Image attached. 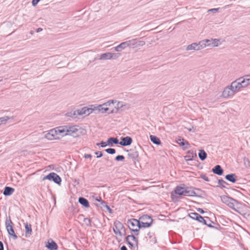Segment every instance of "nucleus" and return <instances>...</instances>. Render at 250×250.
Instances as JSON below:
<instances>
[{
    "mask_svg": "<svg viewBox=\"0 0 250 250\" xmlns=\"http://www.w3.org/2000/svg\"><path fill=\"white\" fill-rule=\"evenodd\" d=\"M103 207H104L106 208V209L109 211V212H111V208H110V207L107 205L105 203V204H104Z\"/></svg>",
    "mask_w": 250,
    "mask_h": 250,
    "instance_id": "obj_50",
    "label": "nucleus"
},
{
    "mask_svg": "<svg viewBox=\"0 0 250 250\" xmlns=\"http://www.w3.org/2000/svg\"><path fill=\"white\" fill-rule=\"evenodd\" d=\"M45 247L51 250H57L58 248L56 243L52 239H48L47 244L46 245Z\"/></svg>",
    "mask_w": 250,
    "mask_h": 250,
    "instance_id": "obj_15",
    "label": "nucleus"
},
{
    "mask_svg": "<svg viewBox=\"0 0 250 250\" xmlns=\"http://www.w3.org/2000/svg\"><path fill=\"white\" fill-rule=\"evenodd\" d=\"M176 142L179 146L183 147L184 150L188 149L190 147L189 143L184 138H179Z\"/></svg>",
    "mask_w": 250,
    "mask_h": 250,
    "instance_id": "obj_13",
    "label": "nucleus"
},
{
    "mask_svg": "<svg viewBox=\"0 0 250 250\" xmlns=\"http://www.w3.org/2000/svg\"><path fill=\"white\" fill-rule=\"evenodd\" d=\"M91 157H92V156L91 154H86L84 155V158H91Z\"/></svg>",
    "mask_w": 250,
    "mask_h": 250,
    "instance_id": "obj_57",
    "label": "nucleus"
},
{
    "mask_svg": "<svg viewBox=\"0 0 250 250\" xmlns=\"http://www.w3.org/2000/svg\"><path fill=\"white\" fill-rule=\"evenodd\" d=\"M145 44V42L144 41H140L139 42V45H140L143 46Z\"/></svg>",
    "mask_w": 250,
    "mask_h": 250,
    "instance_id": "obj_60",
    "label": "nucleus"
},
{
    "mask_svg": "<svg viewBox=\"0 0 250 250\" xmlns=\"http://www.w3.org/2000/svg\"><path fill=\"white\" fill-rule=\"evenodd\" d=\"M197 50H200L207 47L205 40L199 42L198 43H197Z\"/></svg>",
    "mask_w": 250,
    "mask_h": 250,
    "instance_id": "obj_31",
    "label": "nucleus"
},
{
    "mask_svg": "<svg viewBox=\"0 0 250 250\" xmlns=\"http://www.w3.org/2000/svg\"><path fill=\"white\" fill-rule=\"evenodd\" d=\"M120 250H127V249L125 246H123L121 248Z\"/></svg>",
    "mask_w": 250,
    "mask_h": 250,
    "instance_id": "obj_61",
    "label": "nucleus"
},
{
    "mask_svg": "<svg viewBox=\"0 0 250 250\" xmlns=\"http://www.w3.org/2000/svg\"><path fill=\"white\" fill-rule=\"evenodd\" d=\"M0 250H3V245L1 241H0Z\"/></svg>",
    "mask_w": 250,
    "mask_h": 250,
    "instance_id": "obj_59",
    "label": "nucleus"
},
{
    "mask_svg": "<svg viewBox=\"0 0 250 250\" xmlns=\"http://www.w3.org/2000/svg\"><path fill=\"white\" fill-rule=\"evenodd\" d=\"M185 187H182L180 186H177L174 190L176 194L184 196Z\"/></svg>",
    "mask_w": 250,
    "mask_h": 250,
    "instance_id": "obj_21",
    "label": "nucleus"
},
{
    "mask_svg": "<svg viewBox=\"0 0 250 250\" xmlns=\"http://www.w3.org/2000/svg\"><path fill=\"white\" fill-rule=\"evenodd\" d=\"M212 172L218 175H222L224 170L220 165H216L212 169Z\"/></svg>",
    "mask_w": 250,
    "mask_h": 250,
    "instance_id": "obj_18",
    "label": "nucleus"
},
{
    "mask_svg": "<svg viewBox=\"0 0 250 250\" xmlns=\"http://www.w3.org/2000/svg\"><path fill=\"white\" fill-rule=\"evenodd\" d=\"M197 211L202 214L204 213V211L203 210V209L201 208H198L197 209Z\"/></svg>",
    "mask_w": 250,
    "mask_h": 250,
    "instance_id": "obj_58",
    "label": "nucleus"
},
{
    "mask_svg": "<svg viewBox=\"0 0 250 250\" xmlns=\"http://www.w3.org/2000/svg\"><path fill=\"white\" fill-rule=\"evenodd\" d=\"M184 196H194L196 193L191 188L185 187Z\"/></svg>",
    "mask_w": 250,
    "mask_h": 250,
    "instance_id": "obj_19",
    "label": "nucleus"
},
{
    "mask_svg": "<svg viewBox=\"0 0 250 250\" xmlns=\"http://www.w3.org/2000/svg\"><path fill=\"white\" fill-rule=\"evenodd\" d=\"M196 220L201 223L202 221H204V218L199 214Z\"/></svg>",
    "mask_w": 250,
    "mask_h": 250,
    "instance_id": "obj_46",
    "label": "nucleus"
},
{
    "mask_svg": "<svg viewBox=\"0 0 250 250\" xmlns=\"http://www.w3.org/2000/svg\"><path fill=\"white\" fill-rule=\"evenodd\" d=\"M95 153L97 155V158H100L103 156V154L101 151H97Z\"/></svg>",
    "mask_w": 250,
    "mask_h": 250,
    "instance_id": "obj_48",
    "label": "nucleus"
},
{
    "mask_svg": "<svg viewBox=\"0 0 250 250\" xmlns=\"http://www.w3.org/2000/svg\"><path fill=\"white\" fill-rule=\"evenodd\" d=\"M117 101L116 100H109L107 101V102L104 103L103 104V105L105 106L106 107H107V106H109L111 105V104L116 103Z\"/></svg>",
    "mask_w": 250,
    "mask_h": 250,
    "instance_id": "obj_40",
    "label": "nucleus"
},
{
    "mask_svg": "<svg viewBox=\"0 0 250 250\" xmlns=\"http://www.w3.org/2000/svg\"><path fill=\"white\" fill-rule=\"evenodd\" d=\"M201 177L206 181H209L208 178L207 176H206L205 175H202L201 176Z\"/></svg>",
    "mask_w": 250,
    "mask_h": 250,
    "instance_id": "obj_47",
    "label": "nucleus"
},
{
    "mask_svg": "<svg viewBox=\"0 0 250 250\" xmlns=\"http://www.w3.org/2000/svg\"><path fill=\"white\" fill-rule=\"evenodd\" d=\"M243 162H244V165L246 168L250 167V162L249 159L248 158L244 157L243 158Z\"/></svg>",
    "mask_w": 250,
    "mask_h": 250,
    "instance_id": "obj_36",
    "label": "nucleus"
},
{
    "mask_svg": "<svg viewBox=\"0 0 250 250\" xmlns=\"http://www.w3.org/2000/svg\"><path fill=\"white\" fill-rule=\"evenodd\" d=\"M13 223L10 218L6 219L5 221V226L9 234L12 236L14 240L17 238V236L15 234L12 227Z\"/></svg>",
    "mask_w": 250,
    "mask_h": 250,
    "instance_id": "obj_6",
    "label": "nucleus"
},
{
    "mask_svg": "<svg viewBox=\"0 0 250 250\" xmlns=\"http://www.w3.org/2000/svg\"><path fill=\"white\" fill-rule=\"evenodd\" d=\"M236 93L234 89L230 87V85L226 86L222 93V97L227 99L232 97Z\"/></svg>",
    "mask_w": 250,
    "mask_h": 250,
    "instance_id": "obj_5",
    "label": "nucleus"
},
{
    "mask_svg": "<svg viewBox=\"0 0 250 250\" xmlns=\"http://www.w3.org/2000/svg\"><path fill=\"white\" fill-rule=\"evenodd\" d=\"M96 200L101 202V204L103 206L104 204H105V202L104 201H103L101 198L100 197H99V198H97L96 199Z\"/></svg>",
    "mask_w": 250,
    "mask_h": 250,
    "instance_id": "obj_53",
    "label": "nucleus"
},
{
    "mask_svg": "<svg viewBox=\"0 0 250 250\" xmlns=\"http://www.w3.org/2000/svg\"><path fill=\"white\" fill-rule=\"evenodd\" d=\"M40 0H32V3L33 6H36Z\"/></svg>",
    "mask_w": 250,
    "mask_h": 250,
    "instance_id": "obj_49",
    "label": "nucleus"
},
{
    "mask_svg": "<svg viewBox=\"0 0 250 250\" xmlns=\"http://www.w3.org/2000/svg\"><path fill=\"white\" fill-rule=\"evenodd\" d=\"M79 202L85 208L89 207L88 200L83 197H80L79 198Z\"/></svg>",
    "mask_w": 250,
    "mask_h": 250,
    "instance_id": "obj_28",
    "label": "nucleus"
},
{
    "mask_svg": "<svg viewBox=\"0 0 250 250\" xmlns=\"http://www.w3.org/2000/svg\"><path fill=\"white\" fill-rule=\"evenodd\" d=\"M96 145H97V146H100V145H101V146L102 147H105L106 146H107V145H108L107 144V142H101V143H97V144H96Z\"/></svg>",
    "mask_w": 250,
    "mask_h": 250,
    "instance_id": "obj_45",
    "label": "nucleus"
},
{
    "mask_svg": "<svg viewBox=\"0 0 250 250\" xmlns=\"http://www.w3.org/2000/svg\"><path fill=\"white\" fill-rule=\"evenodd\" d=\"M44 138L48 140H53L60 139V136H58L56 130L54 129H52L49 130L44 135Z\"/></svg>",
    "mask_w": 250,
    "mask_h": 250,
    "instance_id": "obj_7",
    "label": "nucleus"
},
{
    "mask_svg": "<svg viewBox=\"0 0 250 250\" xmlns=\"http://www.w3.org/2000/svg\"><path fill=\"white\" fill-rule=\"evenodd\" d=\"M197 43H192L188 45L186 47V50H197Z\"/></svg>",
    "mask_w": 250,
    "mask_h": 250,
    "instance_id": "obj_33",
    "label": "nucleus"
},
{
    "mask_svg": "<svg viewBox=\"0 0 250 250\" xmlns=\"http://www.w3.org/2000/svg\"><path fill=\"white\" fill-rule=\"evenodd\" d=\"M108 110L109 108L103 105V104L97 106H94L93 108V111H98L99 112L102 113H104L108 111Z\"/></svg>",
    "mask_w": 250,
    "mask_h": 250,
    "instance_id": "obj_17",
    "label": "nucleus"
},
{
    "mask_svg": "<svg viewBox=\"0 0 250 250\" xmlns=\"http://www.w3.org/2000/svg\"><path fill=\"white\" fill-rule=\"evenodd\" d=\"M116 103L117 104L115 106L116 111H115L114 109H113L110 111V113H117L120 109H122L123 106H125V104L122 102L117 101Z\"/></svg>",
    "mask_w": 250,
    "mask_h": 250,
    "instance_id": "obj_24",
    "label": "nucleus"
},
{
    "mask_svg": "<svg viewBox=\"0 0 250 250\" xmlns=\"http://www.w3.org/2000/svg\"><path fill=\"white\" fill-rule=\"evenodd\" d=\"M115 159L117 161H123L125 159V157L123 155H118L115 157Z\"/></svg>",
    "mask_w": 250,
    "mask_h": 250,
    "instance_id": "obj_44",
    "label": "nucleus"
},
{
    "mask_svg": "<svg viewBox=\"0 0 250 250\" xmlns=\"http://www.w3.org/2000/svg\"><path fill=\"white\" fill-rule=\"evenodd\" d=\"M245 77L246 79H248V83L249 84V85H250V75H245Z\"/></svg>",
    "mask_w": 250,
    "mask_h": 250,
    "instance_id": "obj_55",
    "label": "nucleus"
},
{
    "mask_svg": "<svg viewBox=\"0 0 250 250\" xmlns=\"http://www.w3.org/2000/svg\"><path fill=\"white\" fill-rule=\"evenodd\" d=\"M54 175V172L50 173L48 175L43 177L42 178V181H44L45 180H48L49 181H51V178H52V176Z\"/></svg>",
    "mask_w": 250,
    "mask_h": 250,
    "instance_id": "obj_39",
    "label": "nucleus"
},
{
    "mask_svg": "<svg viewBox=\"0 0 250 250\" xmlns=\"http://www.w3.org/2000/svg\"><path fill=\"white\" fill-rule=\"evenodd\" d=\"M221 199L222 202L226 204L230 208L233 209L235 211L236 210V209L235 208V206L236 204H239L238 201L232 198H231L226 195L221 196Z\"/></svg>",
    "mask_w": 250,
    "mask_h": 250,
    "instance_id": "obj_3",
    "label": "nucleus"
},
{
    "mask_svg": "<svg viewBox=\"0 0 250 250\" xmlns=\"http://www.w3.org/2000/svg\"><path fill=\"white\" fill-rule=\"evenodd\" d=\"M236 176L234 174H229L225 176V178L231 183H235L236 181Z\"/></svg>",
    "mask_w": 250,
    "mask_h": 250,
    "instance_id": "obj_27",
    "label": "nucleus"
},
{
    "mask_svg": "<svg viewBox=\"0 0 250 250\" xmlns=\"http://www.w3.org/2000/svg\"><path fill=\"white\" fill-rule=\"evenodd\" d=\"M10 118L8 116H5L1 118H0V125L2 124H5L7 122V121L10 119Z\"/></svg>",
    "mask_w": 250,
    "mask_h": 250,
    "instance_id": "obj_37",
    "label": "nucleus"
},
{
    "mask_svg": "<svg viewBox=\"0 0 250 250\" xmlns=\"http://www.w3.org/2000/svg\"><path fill=\"white\" fill-rule=\"evenodd\" d=\"M220 40L217 39H205L207 46H214L216 47L218 46V42Z\"/></svg>",
    "mask_w": 250,
    "mask_h": 250,
    "instance_id": "obj_11",
    "label": "nucleus"
},
{
    "mask_svg": "<svg viewBox=\"0 0 250 250\" xmlns=\"http://www.w3.org/2000/svg\"><path fill=\"white\" fill-rule=\"evenodd\" d=\"M78 114H77V110L71 111L66 114V116L69 117L72 119L77 118Z\"/></svg>",
    "mask_w": 250,
    "mask_h": 250,
    "instance_id": "obj_29",
    "label": "nucleus"
},
{
    "mask_svg": "<svg viewBox=\"0 0 250 250\" xmlns=\"http://www.w3.org/2000/svg\"><path fill=\"white\" fill-rule=\"evenodd\" d=\"M124 229L123 224L119 221H116L114 223L113 231L114 232L120 236L122 235L121 229Z\"/></svg>",
    "mask_w": 250,
    "mask_h": 250,
    "instance_id": "obj_10",
    "label": "nucleus"
},
{
    "mask_svg": "<svg viewBox=\"0 0 250 250\" xmlns=\"http://www.w3.org/2000/svg\"><path fill=\"white\" fill-rule=\"evenodd\" d=\"M55 129L56 130L58 136H60V139L66 135L77 137L80 136L81 132V128L76 125L61 126L55 128Z\"/></svg>",
    "mask_w": 250,
    "mask_h": 250,
    "instance_id": "obj_1",
    "label": "nucleus"
},
{
    "mask_svg": "<svg viewBox=\"0 0 250 250\" xmlns=\"http://www.w3.org/2000/svg\"><path fill=\"white\" fill-rule=\"evenodd\" d=\"M206 218L208 219L209 221H210V220H209V218L208 217H206Z\"/></svg>",
    "mask_w": 250,
    "mask_h": 250,
    "instance_id": "obj_63",
    "label": "nucleus"
},
{
    "mask_svg": "<svg viewBox=\"0 0 250 250\" xmlns=\"http://www.w3.org/2000/svg\"><path fill=\"white\" fill-rule=\"evenodd\" d=\"M126 240L128 242V244L133 246V244L131 243L132 241L135 242V244H137L138 240L133 235H128L126 238Z\"/></svg>",
    "mask_w": 250,
    "mask_h": 250,
    "instance_id": "obj_20",
    "label": "nucleus"
},
{
    "mask_svg": "<svg viewBox=\"0 0 250 250\" xmlns=\"http://www.w3.org/2000/svg\"><path fill=\"white\" fill-rule=\"evenodd\" d=\"M14 191V189L9 187H5L3 191V194L5 196H9L11 195Z\"/></svg>",
    "mask_w": 250,
    "mask_h": 250,
    "instance_id": "obj_25",
    "label": "nucleus"
},
{
    "mask_svg": "<svg viewBox=\"0 0 250 250\" xmlns=\"http://www.w3.org/2000/svg\"><path fill=\"white\" fill-rule=\"evenodd\" d=\"M218 10H219V8H213V9H210L208 10V12H215L218 11Z\"/></svg>",
    "mask_w": 250,
    "mask_h": 250,
    "instance_id": "obj_54",
    "label": "nucleus"
},
{
    "mask_svg": "<svg viewBox=\"0 0 250 250\" xmlns=\"http://www.w3.org/2000/svg\"><path fill=\"white\" fill-rule=\"evenodd\" d=\"M132 142V138L130 137L126 136L121 138V141L119 142V144L123 146H127L130 145Z\"/></svg>",
    "mask_w": 250,
    "mask_h": 250,
    "instance_id": "obj_14",
    "label": "nucleus"
},
{
    "mask_svg": "<svg viewBox=\"0 0 250 250\" xmlns=\"http://www.w3.org/2000/svg\"><path fill=\"white\" fill-rule=\"evenodd\" d=\"M52 178H51V181H53L54 183L60 185L62 182V180L61 177L56 173L54 172V175H53Z\"/></svg>",
    "mask_w": 250,
    "mask_h": 250,
    "instance_id": "obj_26",
    "label": "nucleus"
},
{
    "mask_svg": "<svg viewBox=\"0 0 250 250\" xmlns=\"http://www.w3.org/2000/svg\"><path fill=\"white\" fill-rule=\"evenodd\" d=\"M198 156L201 161H204L206 159L207 157V154L204 150L200 149L199 150V152L198 153Z\"/></svg>",
    "mask_w": 250,
    "mask_h": 250,
    "instance_id": "obj_30",
    "label": "nucleus"
},
{
    "mask_svg": "<svg viewBox=\"0 0 250 250\" xmlns=\"http://www.w3.org/2000/svg\"><path fill=\"white\" fill-rule=\"evenodd\" d=\"M25 236L28 237L31 235L32 232L31 224L26 223L25 226Z\"/></svg>",
    "mask_w": 250,
    "mask_h": 250,
    "instance_id": "obj_23",
    "label": "nucleus"
},
{
    "mask_svg": "<svg viewBox=\"0 0 250 250\" xmlns=\"http://www.w3.org/2000/svg\"><path fill=\"white\" fill-rule=\"evenodd\" d=\"M112 143L117 144L119 143V141L116 138H109L107 140V144L108 145H112Z\"/></svg>",
    "mask_w": 250,
    "mask_h": 250,
    "instance_id": "obj_35",
    "label": "nucleus"
},
{
    "mask_svg": "<svg viewBox=\"0 0 250 250\" xmlns=\"http://www.w3.org/2000/svg\"><path fill=\"white\" fill-rule=\"evenodd\" d=\"M105 151L107 153H109L110 154H113L115 153V152H116L115 149L114 148H111L106 149L105 150Z\"/></svg>",
    "mask_w": 250,
    "mask_h": 250,
    "instance_id": "obj_42",
    "label": "nucleus"
},
{
    "mask_svg": "<svg viewBox=\"0 0 250 250\" xmlns=\"http://www.w3.org/2000/svg\"><path fill=\"white\" fill-rule=\"evenodd\" d=\"M83 222H84L85 224L88 226H91V220L90 219L88 218H84Z\"/></svg>",
    "mask_w": 250,
    "mask_h": 250,
    "instance_id": "obj_43",
    "label": "nucleus"
},
{
    "mask_svg": "<svg viewBox=\"0 0 250 250\" xmlns=\"http://www.w3.org/2000/svg\"><path fill=\"white\" fill-rule=\"evenodd\" d=\"M218 184L222 188H226V185H228V184L226 182H225V181H224L222 179H220L218 180Z\"/></svg>",
    "mask_w": 250,
    "mask_h": 250,
    "instance_id": "obj_38",
    "label": "nucleus"
},
{
    "mask_svg": "<svg viewBox=\"0 0 250 250\" xmlns=\"http://www.w3.org/2000/svg\"><path fill=\"white\" fill-rule=\"evenodd\" d=\"M239 79H241L240 82H241V83L243 84L242 86L243 88L246 87L249 85L248 79H246L245 76L243 77H240Z\"/></svg>",
    "mask_w": 250,
    "mask_h": 250,
    "instance_id": "obj_34",
    "label": "nucleus"
},
{
    "mask_svg": "<svg viewBox=\"0 0 250 250\" xmlns=\"http://www.w3.org/2000/svg\"><path fill=\"white\" fill-rule=\"evenodd\" d=\"M201 223H202L203 224H204L205 225H207L208 226V227H209L210 228L212 227V226L211 225V224H208L207 223L206 220L205 219H204V221H202Z\"/></svg>",
    "mask_w": 250,
    "mask_h": 250,
    "instance_id": "obj_51",
    "label": "nucleus"
},
{
    "mask_svg": "<svg viewBox=\"0 0 250 250\" xmlns=\"http://www.w3.org/2000/svg\"><path fill=\"white\" fill-rule=\"evenodd\" d=\"M130 41L122 42L121 44L115 47V50L117 52L121 51L122 49L129 46L130 45Z\"/></svg>",
    "mask_w": 250,
    "mask_h": 250,
    "instance_id": "obj_16",
    "label": "nucleus"
},
{
    "mask_svg": "<svg viewBox=\"0 0 250 250\" xmlns=\"http://www.w3.org/2000/svg\"><path fill=\"white\" fill-rule=\"evenodd\" d=\"M199 214L196 212H192L189 214V216L193 219L196 220L199 216Z\"/></svg>",
    "mask_w": 250,
    "mask_h": 250,
    "instance_id": "obj_41",
    "label": "nucleus"
},
{
    "mask_svg": "<svg viewBox=\"0 0 250 250\" xmlns=\"http://www.w3.org/2000/svg\"><path fill=\"white\" fill-rule=\"evenodd\" d=\"M139 221L141 228H148L151 226L153 219L148 215L145 214L139 218Z\"/></svg>",
    "mask_w": 250,
    "mask_h": 250,
    "instance_id": "obj_4",
    "label": "nucleus"
},
{
    "mask_svg": "<svg viewBox=\"0 0 250 250\" xmlns=\"http://www.w3.org/2000/svg\"><path fill=\"white\" fill-rule=\"evenodd\" d=\"M77 110V114H78V115H88L90 113H91L93 111V108H87L86 107H83L80 109H78Z\"/></svg>",
    "mask_w": 250,
    "mask_h": 250,
    "instance_id": "obj_12",
    "label": "nucleus"
},
{
    "mask_svg": "<svg viewBox=\"0 0 250 250\" xmlns=\"http://www.w3.org/2000/svg\"><path fill=\"white\" fill-rule=\"evenodd\" d=\"M241 79H237L234 81L232 82L230 84V87L234 89L235 92L240 91L241 88H243L242 86L243 84L240 82Z\"/></svg>",
    "mask_w": 250,
    "mask_h": 250,
    "instance_id": "obj_9",
    "label": "nucleus"
},
{
    "mask_svg": "<svg viewBox=\"0 0 250 250\" xmlns=\"http://www.w3.org/2000/svg\"><path fill=\"white\" fill-rule=\"evenodd\" d=\"M128 227L129 229L134 232L135 235H138L139 229L141 228L140 222L136 219H131L127 221Z\"/></svg>",
    "mask_w": 250,
    "mask_h": 250,
    "instance_id": "obj_2",
    "label": "nucleus"
},
{
    "mask_svg": "<svg viewBox=\"0 0 250 250\" xmlns=\"http://www.w3.org/2000/svg\"><path fill=\"white\" fill-rule=\"evenodd\" d=\"M150 139L151 142L156 145H159L161 144L160 140L155 136L150 135Z\"/></svg>",
    "mask_w": 250,
    "mask_h": 250,
    "instance_id": "obj_32",
    "label": "nucleus"
},
{
    "mask_svg": "<svg viewBox=\"0 0 250 250\" xmlns=\"http://www.w3.org/2000/svg\"><path fill=\"white\" fill-rule=\"evenodd\" d=\"M185 158H186V160L187 161H191V160H192V158H191V157H190V156H189V155H188V156H186L185 157Z\"/></svg>",
    "mask_w": 250,
    "mask_h": 250,
    "instance_id": "obj_56",
    "label": "nucleus"
},
{
    "mask_svg": "<svg viewBox=\"0 0 250 250\" xmlns=\"http://www.w3.org/2000/svg\"><path fill=\"white\" fill-rule=\"evenodd\" d=\"M189 131L190 132H194L195 131V129H194V127L193 126H191L190 127H186Z\"/></svg>",
    "mask_w": 250,
    "mask_h": 250,
    "instance_id": "obj_52",
    "label": "nucleus"
},
{
    "mask_svg": "<svg viewBox=\"0 0 250 250\" xmlns=\"http://www.w3.org/2000/svg\"><path fill=\"white\" fill-rule=\"evenodd\" d=\"M156 238H155V243H156Z\"/></svg>",
    "mask_w": 250,
    "mask_h": 250,
    "instance_id": "obj_64",
    "label": "nucleus"
},
{
    "mask_svg": "<svg viewBox=\"0 0 250 250\" xmlns=\"http://www.w3.org/2000/svg\"><path fill=\"white\" fill-rule=\"evenodd\" d=\"M120 54L118 53H112L107 52L102 54L100 55V60H110V59H116L119 56Z\"/></svg>",
    "mask_w": 250,
    "mask_h": 250,
    "instance_id": "obj_8",
    "label": "nucleus"
},
{
    "mask_svg": "<svg viewBox=\"0 0 250 250\" xmlns=\"http://www.w3.org/2000/svg\"><path fill=\"white\" fill-rule=\"evenodd\" d=\"M42 28H38V29H37L36 32L37 33H39V32L42 31Z\"/></svg>",
    "mask_w": 250,
    "mask_h": 250,
    "instance_id": "obj_62",
    "label": "nucleus"
},
{
    "mask_svg": "<svg viewBox=\"0 0 250 250\" xmlns=\"http://www.w3.org/2000/svg\"><path fill=\"white\" fill-rule=\"evenodd\" d=\"M128 155L132 159L135 160L138 157L139 153L135 149H130L129 151Z\"/></svg>",
    "mask_w": 250,
    "mask_h": 250,
    "instance_id": "obj_22",
    "label": "nucleus"
}]
</instances>
